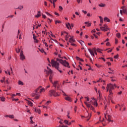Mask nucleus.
Wrapping results in <instances>:
<instances>
[{
  "label": "nucleus",
  "mask_w": 127,
  "mask_h": 127,
  "mask_svg": "<svg viewBox=\"0 0 127 127\" xmlns=\"http://www.w3.org/2000/svg\"><path fill=\"white\" fill-rule=\"evenodd\" d=\"M56 61H54V60H52V66L53 67H55L58 71H59L60 73H62V70H61V68L60 67L59 63L60 62L62 65L64 66V67H67L68 68H70L69 66V63L66 62V61H63L62 59H56Z\"/></svg>",
  "instance_id": "1"
},
{
  "label": "nucleus",
  "mask_w": 127,
  "mask_h": 127,
  "mask_svg": "<svg viewBox=\"0 0 127 127\" xmlns=\"http://www.w3.org/2000/svg\"><path fill=\"white\" fill-rule=\"evenodd\" d=\"M42 86H40L37 89H36L34 92L31 94L32 97H35V100H38L40 97V94L44 93L45 89L44 88H41Z\"/></svg>",
  "instance_id": "2"
},
{
  "label": "nucleus",
  "mask_w": 127,
  "mask_h": 127,
  "mask_svg": "<svg viewBox=\"0 0 127 127\" xmlns=\"http://www.w3.org/2000/svg\"><path fill=\"white\" fill-rule=\"evenodd\" d=\"M115 88H117V85L116 84H107V92H109L110 94L108 97V99L109 101H111L113 100V92H112V90H114Z\"/></svg>",
  "instance_id": "3"
},
{
  "label": "nucleus",
  "mask_w": 127,
  "mask_h": 127,
  "mask_svg": "<svg viewBox=\"0 0 127 127\" xmlns=\"http://www.w3.org/2000/svg\"><path fill=\"white\" fill-rule=\"evenodd\" d=\"M88 51L90 52L92 56H95V55H97V50H96V48H93L92 50H91V49H88ZM94 53L95 54H94Z\"/></svg>",
  "instance_id": "4"
},
{
  "label": "nucleus",
  "mask_w": 127,
  "mask_h": 127,
  "mask_svg": "<svg viewBox=\"0 0 127 127\" xmlns=\"http://www.w3.org/2000/svg\"><path fill=\"white\" fill-rule=\"evenodd\" d=\"M49 95L50 96H54V97L59 96V94L56 92L55 90H51L49 91Z\"/></svg>",
  "instance_id": "5"
},
{
  "label": "nucleus",
  "mask_w": 127,
  "mask_h": 127,
  "mask_svg": "<svg viewBox=\"0 0 127 127\" xmlns=\"http://www.w3.org/2000/svg\"><path fill=\"white\" fill-rule=\"evenodd\" d=\"M84 104L85 105H86L87 108H89V109H90V110H92V111H93V112L94 111H95V109H94V107H93V106H92L90 104H88L85 101L84 102Z\"/></svg>",
  "instance_id": "6"
},
{
  "label": "nucleus",
  "mask_w": 127,
  "mask_h": 127,
  "mask_svg": "<svg viewBox=\"0 0 127 127\" xmlns=\"http://www.w3.org/2000/svg\"><path fill=\"white\" fill-rule=\"evenodd\" d=\"M20 59L23 61L25 59V56L23 55V51H21L20 54Z\"/></svg>",
  "instance_id": "7"
},
{
  "label": "nucleus",
  "mask_w": 127,
  "mask_h": 127,
  "mask_svg": "<svg viewBox=\"0 0 127 127\" xmlns=\"http://www.w3.org/2000/svg\"><path fill=\"white\" fill-rule=\"evenodd\" d=\"M52 84H53V87L56 88V87H57V85H58V81H55L54 83H52Z\"/></svg>",
  "instance_id": "8"
},
{
  "label": "nucleus",
  "mask_w": 127,
  "mask_h": 127,
  "mask_svg": "<svg viewBox=\"0 0 127 127\" xmlns=\"http://www.w3.org/2000/svg\"><path fill=\"white\" fill-rule=\"evenodd\" d=\"M65 100H66V101H68V102H72L71 98L69 97L68 95L65 97Z\"/></svg>",
  "instance_id": "9"
},
{
  "label": "nucleus",
  "mask_w": 127,
  "mask_h": 127,
  "mask_svg": "<svg viewBox=\"0 0 127 127\" xmlns=\"http://www.w3.org/2000/svg\"><path fill=\"white\" fill-rule=\"evenodd\" d=\"M100 29L102 31H108L107 29H106V28H105L104 27H100Z\"/></svg>",
  "instance_id": "10"
},
{
  "label": "nucleus",
  "mask_w": 127,
  "mask_h": 127,
  "mask_svg": "<svg viewBox=\"0 0 127 127\" xmlns=\"http://www.w3.org/2000/svg\"><path fill=\"white\" fill-rule=\"evenodd\" d=\"M85 24L87 25V27H89V26H91L92 23H89V22H85Z\"/></svg>",
  "instance_id": "11"
},
{
  "label": "nucleus",
  "mask_w": 127,
  "mask_h": 127,
  "mask_svg": "<svg viewBox=\"0 0 127 127\" xmlns=\"http://www.w3.org/2000/svg\"><path fill=\"white\" fill-rule=\"evenodd\" d=\"M69 42H70V43H72V42H75V40H74L73 37H71L69 39Z\"/></svg>",
  "instance_id": "12"
},
{
  "label": "nucleus",
  "mask_w": 127,
  "mask_h": 127,
  "mask_svg": "<svg viewBox=\"0 0 127 127\" xmlns=\"http://www.w3.org/2000/svg\"><path fill=\"white\" fill-rule=\"evenodd\" d=\"M92 100H94L95 102L93 103L94 106H95L96 107L98 106V103H97V101L95 98H93Z\"/></svg>",
  "instance_id": "13"
},
{
  "label": "nucleus",
  "mask_w": 127,
  "mask_h": 127,
  "mask_svg": "<svg viewBox=\"0 0 127 127\" xmlns=\"http://www.w3.org/2000/svg\"><path fill=\"white\" fill-rule=\"evenodd\" d=\"M64 33H66V34H67L65 36V40L66 41H68V38H69V37H70L71 36L68 35V33H67L66 32H64Z\"/></svg>",
  "instance_id": "14"
},
{
  "label": "nucleus",
  "mask_w": 127,
  "mask_h": 127,
  "mask_svg": "<svg viewBox=\"0 0 127 127\" xmlns=\"http://www.w3.org/2000/svg\"><path fill=\"white\" fill-rule=\"evenodd\" d=\"M47 69L48 70V73L49 74H52V70L50 69L49 67H47Z\"/></svg>",
  "instance_id": "15"
},
{
  "label": "nucleus",
  "mask_w": 127,
  "mask_h": 127,
  "mask_svg": "<svg viewBox=\"0 0 127 127\" xmlns=\"http://www.w3.org/2000/svg\"><path fill=\"white\" fill-rule=\"evenodd\" d=\"M40 16H41V14H40V11H38L37 15H35V17H40Z\"/></svg>",
  "instance_id": "16"
},
{
  "label": "nucleus",
  "mask_w": 127,
  "mask_h": 127,
  "mask_svg": "<svg viewBox=\"0 0 127 127\" xmlns=\"http://www.w3.org/2000/svg\"><path fill=\"white\" fill-rule=\"evenodd\" d=\"M66 26L67 28H68V29H69L70 28V27H71V24H70L69 23H67V24H66Z\"/></svg>",
  "instance_id": "17"
},
{
  "label": "nucleus",
  "mask_w": 127,
  "mask_h": 127,
  "mask_svg": "<svg viewBox=\"0 0 127 127\" xmlns=\"http://www.w3.org/2000/svg\"><path fill=\"white\" fill-rule=\"evenodd\" d=\"M104 21H107V22H110V19L109 18L105 17H104Z\"/></svg>",
  "instance_id": "18"
},
{
  "label": "nucleus",
  "mask_w": 127,
  "mask_h": 127,
  "mask_svg": "<svg viewBox=\"0 0 127 127\" xmlns=\"http://www.w3.org/2000/svg\"><path fill=\"white\" fill-rule=\"evenodd\" d=\"M35 111L36 113H38V114H40V113H41L40 109H35Z\"/></svg>",
  "instance_id": "19"
},
{
  "label": "nucleus",
  "mask_w": 127,
  "mask_h": 127,
  "mask_svg": "<svg viewBox=\"0 0 127 127\" xmlns=\"http://www.w3.org/2000/svg\"><path fill=\"white\" fill-rule=\"evenodd\" d=\"M98 5L100 7H105L106 5L105 4H104V3H101V4H98Z\"/></svg>",
  "instance_id": "20"
},
{
  "label": "nucleus",
  "mask_w": 127,
  "mask_h": 127,
  "mask_svg": "<svg viewBox=\"0 0 127 127\" xmlns=\"http://www.w3.org/2000/svg\"><path fill=\"white\" fill-rule=\"evenodd\" d=\"M23 8V6L20 5L18 6V7L16 8V9H20V10H21Z\"/></svg>",
  "instance_id": "21"
},
{
  "label": "nucleus",
  "mask_w": 127,
  "mask_h": 127,
  "mask_svg": "<svg viewBox=\"0 0 127 127\" xmlns=\"http://www.w3.org/2000/svg\"><path fill=\"white\" fill-rule=\"evenodd\" d=\"M49 80H50L51 83H53V81H52V76L51 74L50 75Z\"/></svg>",
  "instance_id": "22"
},
{
  "label": "nucleus",
  "mask_w": 127,
  "mask_h": 127,
  "mask_svg": "<svg viewBox=\"0 0 127 127\" xmlns=\"http://www.w3.org/2000/svg\"><path fill=\"white\" fill-rule=\"evenodd\" d=\"M18 85H21L22 86H23V82L20 80H19L18 82Z\"/></svg>",
  "instance_id": "23"
},
{
  "label": "nucleus",
  "mask_w": 127,
  "mask_h": 127,
  "mask_svg": "<svg viewBox=\"0 0 127 127\" xmlns=\"http://www.w3.org/2000/svg\"><path fill=\"white\" fill-rule=\"evenodd\" d=\"M107 117H108L107 121H108V122H111V116L107 115Z\"/></svg>",
  "instance_id": "24"
},
{
  "label": "nucleus",
  "mask_w": 127,
  "mask_h": 127,
  "mask_svg": "<svg viewBox=\"0 0 127 127\" xmlns=\"http://www.w3.org/2000/svg\"><path fill=\"white\" fill-rule=\"evenodd\" d=\"M116 36L118 38H121V33H118L116 34Z\"/></svg>",
  "instance_id": "25"
},
{
  "label": "nucleus",
  "mask_w": 127,
  "mask_h": 127,
  "mask_svg": "<svg viewBox=\"0 0 127 127\" xmlns=\"http://www.w3.org/2000/svg\"><path fill=\"white\" fill-rule=\"evenodd\" d=\"M60 91H62V93H63V95L64 96H65V97H67L68 95H67V94H66V93H65V92H64L63 90H61V89H60Z\"/></svg>",
  "instance_id": "26"
},
{
  "label": "nucleus",
  "mask_w": 127,
  "mask_h": 127,
  "mask_svg": "<svg viewBox=\"0 0 127 127\" xmlns=\"http://www.w3.org/2000/svg\"><path fill=\"white\" fill-rule=\"evenodd\" d=\"M79 43H80V44H81V45L82 46H83V45H84V41L81 40L79 41Z\"/></svg>",
  "instance_id": "27"
},
{
  "label": "nucleus",
  "mask_w": 127,
  "mask_h": 127,
  "mask_svg": "<svg viewBox=\"0 0 127 127\" xmlns=\"http://www.w3.org/2000/svg\"><path fill=\"white\" fill-rule=\"evenodd\" d=\"M8 118H10V119H14V116H13V115H9Z\"/></svg>",
  "instance_id": "28"
},
{
  "label": "nucleus",
  "mask_w": 127,
  "mask_h": 127,
  "mask_svg": "<svg viewBox=\"0 0 127 127\" xmlns=\"http://www.w3.org/2000/svg\"><path fill=\"white\" fill-rule=\"evenodd\" d=\"M16 52L17 53H19V52H20V49L19 48L16 49Z\"/></svg>",
  "instance_id": "29"
},
{
  "label": "nucleus",
  "mask_w": 127,
  "mask_h": 127,
  "mask_svg": "<svg viewBox=\"0 0 127 127\" xmlns=\"http://www.w3.org/2000/svg\"><path fill=\"white\" fill-rule=\"evenodd\" d=\"M28 104L30 105L31 107H32V102H31V101H28Z\"/></svg>",
  "instance_id": "30"
},
{
  "label": "nucleus",
  "mask_w": 127,
  "mask_h": 127,
  "mask_svg": "<svg viewBox=\"0 0 127 127\" xmlns=\"http://www.w3.org/2000/svg\"><path fill=\"white\" fill-rule=\"evenodd\" d=\"M104 26L103 27L105 28L106 29H107L108 30H109V28H108V26L107 25V24H104Z\"/></svg>",
  "instance_id": "31"
},
{
  "label": "nucleus",
  "mask_w": 127,
  "mask_h": 127,
  "mask_svg": "<svg viewBox=\"0 0 127 127\" xmlns=\"http://www.w3.org/2000/svg\"><path fill=\"white\" fill-rule=\"evenodd\" d=\"M50 103H51V101H47V103H46V105L48 106V105H49V104H50Z\"/></svg>",
  "instance_id": "32"
},
{
  "label": "nucleus",
  "mask_w": 127,
  "mask_h": 127,
  "mask_svg": "<svg viewBox=\"0 0 127 127\" xmlns=\"http://www.w3.org/2000/svg\"><path fill=\"white\" fill-rule=\"evenodd\" d=\"M84 98L87 100V102H89V101H90V98L88 97H85Z\"/></svg>",
  "instance_id": "33"
},
{
  "label": "nucleus",
  "mask_w": 127,
  "mask_h": 127,
  "mask_svg": "<svg viewBox=\"0 0 127 127\" xmlns=\"http://www.w3.org/2000/svg\"><path fill=\"white\" fill-rule=\"evenodd\" d=\"M69 115H70V112L69 111H68L67 117V118H68V119H71V118H70V116H69Z\"/></svg>",
  "instance_id": "34"
},
{
  "label": "nucleus",
  "mask_w": 127,
  "mask_h": 127,
  "mask_svg": "<svg viewBox=\"0 0 127 127\" xmlns=\"http://www.w3.org/2000/svg\"><path fill=\"white\" fill-rule=\"evenodd\" d=\"M124 13H127V9H124L123 10Z\"/></svg>",
  "instance_id": "35"
},
{
  "label": "nucleus",
  "mask_w": 127,
  "mask_h": 127,
  "mask_svg": "<svg viewBox=\"0 0 127 127\" xmlns=\"http://www.w3.org/2000/svg\"><path fill=\"white\" fill-rule=\"evenodd\" d=\"M57 23H61V21L56 20V24H57Z\"/></svg>",
  "instance_id": "36"
},
{
  "label": "nucleus",
  "mask_w": 127,
  "mask_h": 127,
  "mask_svg": "<svg viewBox=\"0 0 127 127\" xmlns=\"http://www.w3.org/2000/svg\"><path fill=\"white\" fill-rule=\"evenodd\" d=\"M5 99V98H4V97H2V98H1L0 100H1L2 102H4Z\"/></svg>",
  "instance_id": "37"
},
{
  "label": "nucleus",
  "mask_w": 127,
  "mask_h": 127,
  "mask_svg": "<svg viewBox=\"0 0 127 127\" xmlns=\"http://www.w3.org/2000/svg\"><path fill=\"white\" fill-rule=\"evenodd\" d=\"M59 8H60V11H62V10H63V7H62V6H60Z\"/></svg>",
  "instance_id": "38"
},
{
  "label": "nucleus",
  "mask_w": 127,
  "mask_h": 127,
  "mask_svg": "<svg viewBox=\"0 0 127 127\" xmlns=\"http://www.w3.org/2000/svg\"><path fill=\"white\" fill-rule=\"evenodd\" d=\"M46 14H47V15L49 16H52V15H51V14H50V13H48V12H46Z\"/></svg>",
  "instance_id": "39"
},
{
  "label": "nucleus",
  "mask_w": 127,
  "mask_h": 127,
  "mask_svg": "<svg viewBox=\"0 0 127 127\" xmlns=\"http://www.w3.org/2000/svg\"><path fill=\"white\" fill-rule=\"evenodd\" d=\"M115 59H117V58H119V55H117L116 56H114Z\"/></svg>",
  "instance_id": "40"
},
{
  "label": "nucleus",
  "mask_w": 127,
  "mask_h": 127,
  "mask_svg": "<svg viewBox=\"0 0 127 127\" xmlns=\"http://www.w3.org/2000/svg\"><path fill=\"white\" fill-rule=\"evenodd\" d=\"M64 123H65V124H66V125H68V121L67 120H64Z\"/></svg>",
  "instance_id": "41"
},
{
  "label": "nucleus",
  "mask_w": 127,
  "mask_h": 127,
  "mask_svg": "<svg viewBox=\"0 0 127 127\" xmlns=\"http://www.w3.org/2000/svg\"><path fill=\"white\" fill-rule=\"evenodd\" d=\"M82 12H83V13H84V14H87V11H86L82 10Z\"/></svg>",
  "instance_id": "42"
},
{
  "label": "nucleus",
  "mask_w": 127,
  "mask_h": 127,
  "mask_svg": "<svg viewBox=\"0 0 127 127\" xmlns=\"http://www.w3.org/2000/svg\"><path fill=\"white\" fill-rule=\"evenodd\" d=\"M71 45H72V46H74L76 47L77 46V45L73 43H71Z\"/></svg>",
  "instance_id": "43"
},
{
  "label": "nucleus",
  "mask_w": 127,
  "mask_h": 127,
  "mask_svg": "<svg viewBox=\"0 0 127 127\" xmlns=\"http://www.w3.org/2000/svg\"><path fill=\"white\" fill-rule=\"evenodd\" d=\"M72 27H74V24H73V23H71L70 24V28H72Z\"/></svg>",
  "instance_id": "44"
},
{
  "label": "nucleus",
  "mask_w": 127,
  "mask_h": 127,
  "mask_svg": "<svg viewBox=\"0 0 127 127\" xmlns=\"http://www.w3.org/2000/svg\"><path fill=\"white\" fill-rule=\"evenodd\" d=\"M12 101H15V102H17V101H18V99H14L13 98V99H12Z\"/></svg>",
  "instance_id": "45"
},
{
  "label": "nucleus",
  "mask_w": 127,
  "mask_h": 127,
  "mask_svg": "<svg viewBox=\"0 0 127 127\" xmlns=\"http://www.w3.org/2000/svg\"><path fill=\"white\" fill-rule=\"evenodd\" d=\"M118 42H119V40H118L117 39H115V43H116V44H117Z\"/></svg>",
  "instance_id": "46"
},
{
  "label": "nucleus",
  "mask_w": 127,
  "mask_h": 127,
  "mask_svg": "<svg viewBox=\"0 0 127 127\" xmlns=\"http://www.w3.org/2000/svg\"><path fill=\"white\" fill-rule=\"evenodd\" d=\"M97 52H99L100 53H101V50L100 49H97Z\"/></svg>",
  "instance_id": "47"
},
{
  "label": "nucleus",
  "mask_w": 127,
  "mask_h": 127,
  "mask_svg": "<svg viewBox=\"0 0 127 127\" xmlns=\"http://www.w3.org/2000/svg\"><path fill=\"white\" fill-rule=\"evenodd\" d=\"M33 39H34V40H36V36H35L34 34H33Z\"/></svg>",
  "instance_id": "48"
},
{
  "label": "nucleus",
  "mask_w": 127,
  "mask_h": 127,
  "mask_svg": "<svg viewBox=\"0 0 127 127\" xmlns=\"http://www.w3.org/2000/svg\"><path fill=\"white\" fill-rule=\"evenodd\" d=\"M112 51H113V49H110V50H109V51H108V53H110V52H112Z\"/></svg>",
  "instance_id": "49"
},
{
  "label": "nucleus",
  "mask_w": 127,
  "mask_h": 127,
  "mask_svg": "<svg viewBox=\"0 0 127 127\" xmlns=\"http://www.w3.org/2000/svg\"><path fill=\"white\" fill-rule=\"evenodd\" d=\"M42 16H43V18H46V15H44L43 14H42Z\"/></svg>",
  "instance_id": "50"
},
{
  "label": "nucleus",
  "mask_w": 127,
  "mask_h": 127,
  "mask_svg": "<svg viewBox=\"0 0 127 127\" xmlns=\"http://www.w3.org/2000/svg\"><path fill=\"white\" fill-rule=\"evenodd\" d=\"M107 64H108V66H111V65H112V64L110 62H107Z\"/></svg>",
  "instance_id": "51"
},
{
  "label": "nucleus",
  "mask_w": 127,
  "mask_h": 127,
  "mask_svg": "<svg viewBox=\"0 0 127 127\" xmlns=\"http://www.w3.org/2000/svg\"><path fill=\"white\" fill-rule=\"evenodd\" d=\"M74 111H75V113H76V112H77V106H75Z\"/></svg>",
  "instance_id": "52"
},
{
  "label": "nucleus",
  "mask_w": 127,
  "mask_h": 127,
  "mask_svg": "<svg viewBox=\"0 0 127 127\" xmlns=\"http://www.w3.org/2000/svg\"><path fill=\"white\" fill-rule=\"evenodd\" d=\"M16 96H19V97H20V93H17L16 94Z\"/></svg>",
  "instance_id": "53"
},
{
  "label": "nucleus",
  "mask_w": 127,
  "mask_h": 127,
  "mask_svg": "<svg viewBox=\"0 0 127 127\" xmlns=\"http://www.w3.org/2000/svg\"><path fill=\"white\" fill-rule=\"evenodd\" d=\"M57 90H59V88H60V85L59 84H58L57 86Z\"/></svg>",
  "instance_id": "54"
},
{
  "label": "nucleus",
  "mask_w": 127,
  "mask_h": 127,
  "mask_svg": "<svg viewBox=\"0 0 127 127\" xmlns=\"http://www.w3.org/2000/svg\"><path fill=\"white\" fill-rule=\"evenodd\" d=\"M107 59H110V61H112V62L114 61V60L112 58H107Z\"/></svg>",
  "instance_id": "55"
},
{
  "label": "nucleus",
  "mask_w": 127,
  "mask_h": 127,
  "mask_svg": "<svg viewBox=\"0 0 127 127\" xmlns=\"http://www.w3.org/2000/svg\"><path fill=\"white\" fill-rule=\"evenodd\" d=\"M100 22L101 23H103V22H104V20L103 19H100Z\"/></svg>",
  "instance_id": "56"
},
{
  "label": "nucleus",
  "mask_w": 127,
  "mask_h": 127,
  "mask_svg": "<svg viewBox=\"0 0 127 127\" xmlns=\"http://www.w3.org/2000/svg\"><path fill=\"white\" fill-rule=\"evenodd\" d=\"M40 26H41V24H40V25H39L38 26H36V28L37 29L38 28V27H40Z\"/></svg>",
  "instance_id": "57"
},
{
  "label": "nucleus",
  "mask_w": 127,
  "mask_h": 127,
  "mask_svg": "<svg viewBox=\"0 0 127 127\" xmlns=\"http://www.w3.org/2000/svg\"><path fill=\"white\" fill-rule=\"evenodd\" d=\"M41 52H42V53H44V50L42 49L41 50H40Z\"/></svg>",
  "instance_id": "58"
},
{
  "label": "nucleus",
  "mask_w": 127,
  "mask_h": 127,
  "mask_svg": "<svg viewBox=\"0 0 127 127\" xmlns=\"http://www.w3.org/2000/svg\"><path fill=\"white\" fill-rule=\"evenodd\" d=\"M76 60H80V58H79L78 57H76Z\"/></svg>",
  "instance_id": "59"
},
{
  "label": "nucleus",
  "mask_w": 127,
  "mask_h": 127,
  "mask_svg": "<svg viewBox=\"0 0 127 127\" xmlns=\"http://www.w3.org/2000/svg\"><path fill=\"white\" fill-rule=\"evenodd\" d=\"M55 14L56 15H58V16H59V13H57V12H55Z\"/></svg>",
  "instance_id": "60"
},
{
  "label": "nucleus",
  "mask_w": 127,
  "mask_h": 127,
  "mask_svg": "<svg viewBox=\"0 0 127 127\" xmlns=\"http://www.w3.org/2000/svg\"><path fill=\"white\" fill-rule=\"evenodd\" d=\"M44 4H45V5H46V6H47V2L44 1Z\"/></svg>",
  "instance_id": "61"
},
{
  "label": "nucleus",
  "mask_w": 127,
  "mask_h": 127,
  "mask_svg": "<svg viewBox=\"0 0 127 127\" xmlns=\"http://www.w3.org/2000/svg\"><path fill=\"white\" fill-rule=\"evenodd\" d=\"M16 95L15 94H12V98H13L14 97H15Z\"/></svg>",
  "instance_id": "62"
},
{
  "label": "nucleus",
  "mask_w": 127,
  "mask_h": 127,
  "mask_svg": "<svg viewBox=\"0 0 127 127\" xmlns=\"http://www.w3.org/2000/svg\"><path fill=\"white\" fill-rule=\"evenodd\" d=\"M106 45H107V46H109V45H110V42H107V43H106Z\"/></svg>",
  "instance_id": "63"
},
{
  "label": "nucleus",
  "mask_w": 127,
  "mask_h": 127,
  "mask_svg": "<svg viewBox=\"0 0 127 127\" xmlns=\"http://www.w3.org/2000/svg\"><path fill=\"white\" fill-rule=\"evenodd\" d=\"M123 11L122 10H120V13L121 14V15H123Z\"/></svg>",
  "instance_id": "64"
}]
</instances>
